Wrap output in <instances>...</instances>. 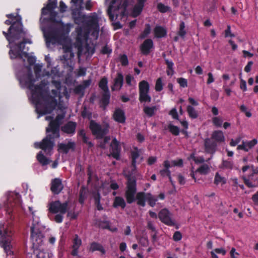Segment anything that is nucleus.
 <instances>
[{"mask_svg": "<svg viewBox=\"0 0 258 258\" xmlns=\"http://www.w3.org/2000/svg\"><path fill=\"white\" fill-rule=\"evenodd\" d=\"M32 100L36 105H40L41 100L44 102L45 104L42 108L40 109H39L38 107L36 108L37 113L41 115L51 113L57 104L56 99L50 95L44 89L36 96H35Z\"/></svg>", "mask_w": 258, "mask_h": 258, "instance_id": "nucleus-1", "label": "nucleus"}, {"mask_svg": "<svg viewBox=\"0 0 258 258\" xmlns=\"http://www.w3.org/2000/svg\"><path fill=\"white\" fill-rule=\"evenodd\" d=\"M57 6V0H48L46 6L41 9V15L45 16L49 15V17L40 18V21L42 25L51 23L59 25L62 27L64 26V23L62 22L61 18L58 17V13L54 11Z\"/></svg>", "mask_w": 258, "mask_h": 258, "instance_id": "nucleus-2", "label": "nucleus"}, {"mask_svg": "<svg viewBox=\"0 0 258 258\" xmlns=\"http://www.w3.org/2000/svg\"><path fill=\"white\" fill-rule=\"evenodd\" d=\"M16 23H13L8 29V32L3 31L9 44H12L16 41L27 36V31L25 30L22 22V17H19Z\"/></svg>", "mask_w": 258, "mask_h": 258, "instance_id": "nucleus-3", "label": "nucleus"}, {"mask_svg": "<svg viewBox=\"0 0 258 258\" xmlns=\"http://www.w3.org/2000/svg\"><path fill=\"white\" fill-rule=\"evenodd\" d=\"M128 2L126 0H111L107 9V13L111 21H114L118 17L122 18L127 15V7Z\"/></svg>", "mask_w": 258, "mask_h": 258, "instance_id": "nucleus-4", "label": "nucleus"}, {"mask_svg": "<svg viewBox=\"0 0 258 258\" xmlns=\"http://www.w3.org/2000/svg\"><path fill=\"white\" fill-rule=\"evenodd\" d=\"M41 30L44 33L47 44H59L63 39V34L59 29L54 27L52 25L41 23Z\"/></svg>", "mask_w": 258, "mask_h": 258, "instance_id": "nucleus-5", "label": "nucleus"}, {"mask_svg": "<svg viewBox=\"0 0 258 258\" xmlns=\"http://www.w3.org/2000/svg\"><path fill=\"white\" fill-rule=\"evenodd\" d=\"M12 235L11 230L5 228L4 224H0V244L6 253V258H14V251L11 244Z\"/></svg>", "mask_w": 258, "mask_h": 258, "instance_id": "nucleus-6", "label": "nucleus"}, {"mask_svg": "<svg viewBox=\"0 0 258 258\" xmlns=\"http://www.w3.org/2000/svg\"><path fill=\"white\" fill-rule=\"evenodd\" d=\"M21 208V196L19 193L11 192L9 194L6 203L7 213L12 218Z\"/></svg>", "mask_w": 258, "mask_h": 258, "instance_id": "nucleus-7", "label": "nucleus"}, {"mask_svg": "<svg viewBox=\"0 0 258 258\" xmlns=\"http://www.w3.org/2000/svg\"><path fill=\"white\" fill-rule=\"evenodd\" d=\"M20 83L28 88L31 91L32 99L40 92L44 87L42 83L39 85H34L35 79L31 72H28L19 79Z\"/></svg>", "mask_w": 258, "mask_h": 258, "instance_id": "nucleus-8", "label": "nucleus"}, {"mask_svg": "<svg viewBox=\"0 0 258 258\" xmlns=\"http://www.w3.org/2000/svg\"><path fill=\"white\" fill-rule=\"evenodd\" d=\"M59 138L53 133H46V137L40 142L34 144L35 147L41 149L47 155H51L55 145L54 140Z\"/></svg>", "mask_w": 258, "mask_h": 258, "instance_id": "nucleus-9", "label": "nucleus"}, {"mask_svg": "<svg viewBox=\"0 0 258 258\" xmlns=\"http://www.w3.org/2000/svg\"><path fill=\"white\" fill-rule=\"evenodd\" d=\"M99 87L103 91L100 100V107L105 109L110 102V93L108 87L107 78H102L99 82Z\"/></svg>", "mask_w": 258, "mask_h": 258, "instance_id": "nucleus-10", "label": "nucleus"}, {"mask_svg": "<svg viewBox=\"0 0 258 258\" xmlns=\"http://www.w3.org/2000/svg\"><path fill=\"white\" fill-rule=\"evenodd\" d=\"M126 190L125 197L128 204L135 201V195L137 192V181L135 176H128L127 177Z\"/></svg>", "mask_w": 258, "mask_h": 258, "instance_id": "nucleus-11", "label": "nucleus"}, {"mask_svg": "<svg viewBox=\"0 0 258 258\" xmlns=\"http://www.w3.org/2000/svg\"><path fill=\"white\" fill-rule=\"evenodd\" d=\"M31 238L33 243V247L38 250L39 246L43 243L44 235L37 224H33L30 228Z\"/></svg>", "mask_w": 258, "mask_h": 258, "instance_id": "nucleus-12", "label": "nucleus"}, {"mask_svg": "<svg viewBox=\"0 0 258 258\" xmlns=\"http://www.w3.org/2000/svg\"><path fill=\"white\" fill-rule=\"evenodd\" d=\"M150 85L145 80L141 81L139 84V100L141 103H150L152 98L149 94Z\"/></svg>", "mask_w": 258, "mask_h": 258, "instance_id": "nucleus-13", "label": "nucleus"}, {"mask_svg": "<svg viewBox=\"0 0 258 258\" xmlns=\"http://www.w3.org/2000/svg\"><path fill=\"white\" fill-rule=\"evenodd\" d=\"M64 117V114H57L54 119L49 122L48 126L46 128V133H53L56 136L60 137V126Z\"/></svg>", "mask_w": 258, "mask_h": 258, "instance_id": "nucleus-14", "label": "nucleus"}, {"mask_svg": "<svg viewBox=\"0 0 258 258\" xmlns=\"http://www.w3.org/2000/svg\"><path fill=\"white\" fill-rule=\"evenodd\" d=\"M89 129L93 135L98 139L103 138L108 132V126L102 127L101 125L96 122L94 120L91 119L89 122Z\"/></svg>", "mask_w": 258, "mask_h": 258, "instance_id": "nucleus-15", "label": "nucleus"}, {"mask_svg": "<svg viewBox=\"0 0 258 258\" xmlns=\"http://www.w3.org/2000/svg\"><path fill=\"white\" fill-rule=\"evenodd\" d=\"M68 202L66 201L61 203L60 201L57 200L49 203L48 210L49 213L52 214H65L68 211Z\"/></svg>", "mask_w": 258, "mask_h": 258, "instance_id": "nucleus-16", "label": "nucleus"}, {"mask_svg": "<svg viewBox=\"0 0 258 258\" xmlns=\"http://www.w3.org/2000/svg\"><path fill=\"white\" fill-rule=\"evenodd\" d=\"M171 214L169 211L166 209H162L158 214V217L160 221L165 224L170 226H174L175 225V222L171 217Z\"/></svg>", "mask_w": 258, "mask_h": 258, "instance_id": "nucleus-17", "label": "nucleus"}, {"mask_svg": "<svg viewBox=\"0 0 258 258\" xmlns=\"http://www.w3.org/2000/svg\"><path fill=\"white\" fill-rule=\"evenodd\" d=\"M98 18L96 14H93L91 16H86L84 21L82 23L84 24L86 28L90 30L92 28L99 27Z\"/></svg>", "mask_w": 258, "mask_h": 258, "instance_id": "nucleus-18", "label": "nucleus"}, {"mask_svg": "<svg viewBox=\"0 0 258 258\" xmlns=\"http://www.w3.org/2000/svg\"><path fill=\"white\" fill-rule=\"evenodd\" d=\"M83 7L81 8H73L72 7V16L74 21L76 24H80L82 23L84 21V18L86 17V15L83 14L82 10H83Z\"/></svg>", "mask_w": 258, "mask_h": 258, "instance_id": "nucleus-19", "label": "nucleus"}, {"mask_svg": "<svg viewBox=\"0 0 258 258\" xmlns=\"http://www.w3.org/2000/svg\"><path fill=\"white\" fill-rule=\"evenodd\" d=\"M153 48V41L150 38L146 39L140 46L141 52L144 55H149Z\"/></svg>", "mask_w": 258, "mask_h": 258, "instance_id": "nucleus-20", "label": "nucleus"}, {"mask_svg": "<svg viewBox=\"0 0 258 258\" xmlns=\"http://www.w3.org/2000/svg\"><path fill=\"white\" fill-rule=\"evenodd\" d=\"M50 184V190L54 195H58L64 188L61 180L58 178L52 179Z\"/></svg>", "mask_w": 258, "mask_h": 258, "instance_id": "nucleus-21", "label": "nucleus"}, {"mask_svg": "<svg viewBox=\"0 0 258 258\" xmlns=\"http://www.w3.org/2000/svg\"><path fill=\"white\" fill-rule=\"evenodd\" d=\"M217 144L215 141L210 138H206L204 140V148L205 152L214 155L216 151Z\"/></svg>", "mask_w": 258, "mask_h": 258, "instance_id": "nucleus-22", "label": "nucleus"}, {"mask_svg": "<svg viewBox=\"0 0 258 258\" xmlns=\"http://www.w3.org/2000/svg\"><path fill=\"white\" fill-rule=\"evenodd\" d=\"M110 150L112 157L117 160H119L121 148L118 142L115 138H114L111 143Z\"/></svg>", "mask_w": 258, "mask_h": 258, "instance_id": "nucleus-23", "label": "nucleus"}, {"mask_svg": "<svg viewBox=\"0 0 258 258\" xmlns=\"http://www.w3.org/2000/svg\"><path fill=\"white\" fill-rule=\"evenodd\" d=\"M242 179L248 188L258 187V174L249 175L248 177L243 176Z\"/></svg>", "mask_w": 258, "mask_h": 258, "instance_id": "nucleus-24", "label": "nucleus"}, {"mask_svg": "<svg viewBox=\"0 0 258 258\" xmlns=\"http://www.w3.org/2000/svg\"><path fill=\"white\" fill-rule=\"evenodd\" d=\"M77 123L73 121H69L61 127V130L63 133L73 135L76 132Z\"/></svg>", "mask_w": 258, "mask_h": 258, "instance_id": "nucleus-25", "label": "nucleus"}, {"mask_svg": "<svg viewBox=\"0 0 258 258\" xmlns=\"http://www.w3.org/2000/svg\"><path fill=\"white\" fill-rule=\"evenodd\" d=\"M146 1L147 0H137V3L132 10L133 17H137L142 13Z\"/></svg>", "mask_w": 258, "mask_h": 258, "instance_id": "nucleus-26", "label": "nucleus"}, {"mask_svg": "<svg viewBox=\"0 0 258 258\" xmlns=\"http://www.w3.org/2000/svg\"><path fill=\"white\" fill-rule=\"evenodd\" d=\"M165 198L164 193H160L158 196L153 195L151 193H147V201L150 206L154 207L158 199L163 200Z\"/></svg>", "mask_w": 258, "mask_h": 258, "instance_id": "nucleus-27", "label": "nucleus"}, {"mask_svg": "<svg viewBox=\"0 0 258 258\" xmlns=\"http://www.w3.org/2000/svg\"><path fill=\"white\" fill-rule=\"evenodd\" d=\"M76 147L75 142L69 141L67 144L59 143L58 144V150L64 154H68L70 150L74 151Z\"/></svg>", "mask_w": 258, "mask_h": 258, "instance_id": "nucleus-28", "label": "nucleus"}, {"mask_svg": "<svg viewBox=\"0 0 258 258\" xmlns=\"http://www.w3.org/2000/svg\"><path fill=\"white\" fill-rule=\"evenodd\" d=\"M113 118L115 121L120 123H124L126 119L124 112L119 108L115 109L113 114Z\"/></svg>", "mask_w": 258, "mask_h": 258, "instance_id": "nucleus-29", "label": "nucleus"}, {"mask_svg": "<svg viewBox=\"0 0 258 258\" xmlns=\"http://www.w3.org/2000/svg\"><path fill=\"white\" fill-rule=\"evenodd\" d=\"M123 76L121 73H117L116 78L114 79L113 85L111 87L112 91L120 90L122 87Z\"/></svg>", "mask_w": 258, "mask_h": 258, "instance_id": "nucleus-30", "label": "nucleus"}, {"mask_svg": "<svg viewBox=\"0 0 258 258\" xmlns=\"http://www.w3.org/2000/svg\"><path fill=\"white\" fill-rule=\"evenodd\" d=\"M7 47L10 48L9 54L11 59H14L17 58L22 59V52L18 49L16 46L13 47L11 44H9Z\"/></svg>", "mask_w": 258, "mask_h": 258, "instance_id": "nucleus-31", "label": "nucleus"}, {"mask_svg": "<svg viewBox=\"0 0 258 258\" xmlns=\"http://www.w3.org/2000/svg\"><path fill=\"white\" fill-rule=\"evenodd\" d=\"M82 244V240L79 238L78 235H75V238L73 241V250L71 252V254L73 256H77L78 255V249Z\"/></svg>", "mask_w": 258, "mask_h": 258, "instance_id": "nucleus-32", "label": "nucleus"}, {"mask_svg": "<svg viewBox=\"0 0 258 258\" xmlns=\"http://www.w3.org/2000/svg\"><path fill=\"white\" fill-rule=\"evenodd\" d=\"M144 113L149 117L153 116L158 110L156 105H144L143 109Z\"/></svg>", "mask_w": 258, "mask_h": 258, "instance_id": "nucleus-33", "label": "nucleus"}, {"mask_svg": "<svg viewBox=\"0 0 258 258\" xmlns=\"http://www.w3.org/2000/svg\"><path fill=\"white\" fill-rule=\"evenodd\" d=\"M136 200L138 205L144 207L146 205V201H147V193L143 191L138 192L135 197Z\"/></svg>", "mask_w": 258, "mask_h": 258, "instance_id": "nucleus-34", "label": "nucleus"}, {"mask_svg": "<svg viewBox=\"0 0 258 258\" xmlns=\"http://www.w3.org/2000/svg\"><path fill=\"white\" fill-rule=\"evenodd\" d=\"M70 56H68V54H63L61 58V60H63V63L66 68H69L70 71L73 70V62L72 58Z\"/></svg>", "mask_w": 258, "mask_h": 258, "instance_id": "nucleus-35", "label": "nucleus"}, {"mask_svg": "<svg viewBox=\"0 0 258 258\" xmlns=\"http://www.w3.org/2000/svg\"><path fill=\"white\" fill-rule=\"evenodd\" d=\"M112 207L115 209L120 207L121 209H124L126 207V203L124 199L119 196L115 197L113 201Z\"/></svg>", "mask_w": 258, "mask_h": 258, "instance_id": "nucleus-36", "label": "nucleus"}, {"mask_svg": "<svg viewBox=\"0 0 258 258\" xmlns=\"http://www.w3.org/2000/svg\"><path fill=\"white\" fill-rule=\"evenodd\" d=\"M90 251L91 252H94L95 251H100L102 254H104L106 252L102 244L97 242H92L90 244Z\"/></svg>", "mask_w": 258, "mask_h": 258, "instance_id": "nucleus-37", "label": "nucleus"}, {"mask_svg": "<svg viewBox=\"0 0 258 258\" xmlns=\"http://www.w3.org/2000/svg\"><path fill=\"white\" fill-rule=\"evenodd\" d=\"M211 138L216 143H221L224 142L225 140L223 132L219 130L214 131L212 134Z\"/></svg>", "mask_w": 258, "mask_h": 258, "instance_id": "nucleus-38", "label": "nucleus"}, {"mask_svg": "<svg viewBox=\"0 0 258 258\" xmlns=\"http://www.w3.org/2000/svg\"><path fill=\"white\" fill-rule=\"evenodd\" d=\"M154 32L155 36L157 38L164 37L167 35L166 30L160 26H156L154 29Z\"/></svg>", "mask_w": 258, "mask_h": 258, "instance_id": "nucleus-39", "label": "nucleus"}, {"mask_svg": "<svg viewBox=\"0 0 258 258\" xmlns=\"http://www.w3.org/2000/svg\"><path fill=\"white\" fill-rule=\"evenodd\" d=\"M6 16L9 19L8 20H7L5 22V24L7 25H10L12 26V25L13 23H16V21L19 19V17H21L19 14H17L16 15H15L14 14L11 13L7 14Z\"/></svg>", "mask_w": 258, "mask_h": 258, "instance_id": "nucleus-40", "label": "nucleus"}, {"mask_svg": "<svg viewBox=\"0 0 258 258\" xmlns=\"http://www.w3.org/2000/svg\"><path fill=\"white\" fill-rule=\"evenodd\" d=\"M37 160L42 166H45L49 164V160L46 158L42 151H40L36 156Z\"/></svg>", "mask_w": 258, "mask_h": 258, "instance_id": "nucleus-41", "label": "nucleus"}, {"mask_svg": "<svg viewBox=\"0 0 258 258\" xmlns=\"http://www.w3.org/2000/svg\"><path fill=\"white\" fill-rule=\"evenodd\" d=\"M77 32L78 39L82 38L85 40H87L91 30L86 28L84 31H83L81 28H80Z\"/></svg>", "mask_w": 258, "mask_h": 258, "instance_id": "nucleus-42", "label": "nucleus"}, {"mask_svg": "<svg viewBox=\"0 0 258 258\" xmlns=\"http://www.w3.org/2000/svg\"><path fill=\"white\" fill-rule=\"evenodd\" d=\"M22 40L20 42L18 43L17 44H15V46H16L18 49H19L21 52L22 51H23L25 49V45L27 43L31 44L32 43V41L26 37H24L21 38Z\"/></svg>", "mask_w": 258, "mask_h": 258, "instance_id": "nucleus-43", "label": "nucleus"}, {"mask_svg": "<svg viewBox=\"0 0 258 258\" xmlns=\"http://www.w3.org/2000/svg\"><path fill=\"white\" fill-rule=\"evenodd\" d=\"M165 64L167 65V75L169 76H172L174 73L173 70L174 63L172 60H169L167 58H165Z\"/></svg>", "mask_w": 258, "mask_h": 258, "instance_id": "nucleus-44", "label": "nucleus"}, {"mask_svg": "<svg viewBox=\"0 0 258 258\" xmlns=\"http://www.w3.org/2000/svg\"><path fill=\"white\" fill-rule=\"evenodd\" d=\"M219 168L222 169L232 170L233 168V162L232 161L223 159Z\"/></svg>", "mask_w": 258, "mask_h": 258, "instance_id": "nucleus-45", "label": "nucleus"}, {"mask_svg": "<svg viewBox=\"0 0 258 258\" xmlns=\"http://www.w3.org/2000/svg\"><path fill=\"white\" fill-rule=\"evenodd\" d=\"M101 198V195L99 192H97L93 194L95 205L98 211H101L103 209V207L100 204Z\"/></svg>", "mask_w": 258, "mask_h": 258, "instance_id": "nucleus-46", "label": "nucleus"}, {"mask_svg": "<svg viewBox=\"0 0 258 258\" xmlns=\"http://www.w3.org/2000/svg\"><path fill=\"white\" fill-rule=\"evenodd\" d=\"M187 112L190 118L192 119H196L198 117V111L195 109L194 107L191 105L187 106Z\"/></svg>", "mask_w": 258, "mask_h": 258, "instance_id": "nucleus-47", "label": "nucleus"}, {"mask_svg": "<svg viewBox=\"0 0 258 258\" xmlns=\"http://www.w3.org/2000/svg\"><path fill=\"white\" fill-rule=\"evenodd\" d=\"M151 26L149 24H146L143 32L140 35L139 38L141 39L147 37L151 33Z\"/></svg>", "mask_w": 258, "mask_h": 258, "instance_id": "nucleus-48", "label": "nucleus"}, {"mask_svg": "<svg viewBox=\"0 0 258 258\" xmlns=\"http://www.w3.org/2000/svg\"><path fill=\"white\" fill-rule=\"evenodd\" d=\"M37 258H54V255L49 252L39 250L36 254Z\"/></svg>", "mask_w": 258, "mask_h": 258, "instance_id": "nucleus-49", "label": "nucleus"}, {"mask_svg": "<svg viewBox=\"0 0 258 258\" xmlns=\"http://www.w3.org/2000/svg\"><path fill=\"white\" fill-rule=\"evenodd\" d=\"M224 184L226 183V180L224 177H222L218 172L216 173L214 178V183L216 185L219 183Z\"/></svg>", "mask_w": 258, "mask_h": 258, "instance_id": "nucleus-50", "label": "nucleus"}, {"mask_svg": "<svg viewBox=\"0 0 258 258\" xmlns=\"http://www.w3.org/2000/svg\"><path fill=\"white\" fill-rule=\"evenodd\" d=\"M185 23L184 22L182 21L180 22L179 25V29L178 31L177 34L178 36H179L180 37L184 38L186 32L185 30Z\"/></svg>", "mask_w": 258, "mask_h": 258, "instance_id": "nucleus-51", "label": "nucleus"}, {"mask_svg": "<svg viewBox=\"0 0 258 258\" xmlns=\"http://www.w3.org/2000/svg\"><path fill=\"white\" fill-rule=\"evenodd\" d=\"M168 128L170 132L174 136H178L179 134V128L178 126L169 124L168 125Z\"/></svg>", "mask_w": 258, "mask_h": 258, "instance_id": "nucleus-52", "label": "nucleus"}, {"mask_svg": "<svg viewBox=\"0 0 258 258\" xmlns=\"http://www.w3.org/2000/svg\"><path fill=\"white\" fill-rule=\"evenodd\" d=\"M140 155L138 151H132L131 152L132 157V166L134 168H136V160L139 157Z\"/></svg>", "mask_w": 258, "mask_h": 258, "instance_id": "nucleus-53", "label": "nucleus"}, {"mask_svg": "<svg viewBox=\"0 0 258 258\" xmlns=\"http://www.w3.org/2000/svg\"><path fill=\"white\" fill-rule=\"evenodd\" d=\"M213 124L216 126V127H221L223 120L221 117L219 116H215L213 117L212 119Z\"/></svg>", "mask_w": 258, "mask_h": 258, "instance_id": "nucleus-54", "label": "nucleus"}, {"mask_svg": "<svg viewBox=\"0 0 258 258\" xmlns=\"http://www.w3.org/2000/svg\"><path fill=\"white\" fill-rule=\"evenodd\" d=\"M139 243L143 246L146 247L148 245L149 241L147 237L141 236L137 237Z\"/></svg>", "mask_w": 258, "mask_h": 258, "instance_id": "nucleus-55", "label": "nucleus"}, {"mask_svg": "<svg viewBox=\"0 0 258 258\" xmlns=\"http://www.w3.org/2000/svg\"><path fill=\"white\" fill-rule=\"evenodd\" d=\"M86 198L85 187L84 186L81 187L79 192V202L81 204H83L84 201Z\"/></svg>", "mask_w": 258, "mask_h": 258, "instance_id": "nucleus-56", "label": "nucleus"}, {"mask_svg": "<svg viewBox=\"0 0 258 258\" xmlns=\"http://www.w3.org/2000/svg\"><path fill=\"white\" fill-rule=\"evenodd\" d=\"M155 89L157 92H160L163 89L162 78H159L156 81Z\"/></svg>", "mask_w": 258, "mask_h": 258, "instance_id": "nucleus-57", "label": "nucleus"}, {"mask_svg": "<svg viewBox=\"0 0 258 258\" xmlns=\"http://www.w3.org/2000/svg\"><path fill=\"white\" fill-rule=\"evenodd\" d=\"M209 171V167L208 165L205 164L201 166L197 170V171L202 174H206Z\"/></svg>", "mask_w": 258, "mask_h": 258, "instance_id": "nucleus-58", "label": "nucleus"}, {"mask_svg": "<svg viewBox=\"0 0 258 258\" xmlns=\"http://www.w3.org/2000/svg\"><path fill=\"white\" fill-rule=\"evenodd\" d=\"M119 61L122 66H126L128 64V60L126 55L122 54L119 56Z\"/></svg>", "mask_w": 258, "mask_h": 258, "instance_id": "nucleus-59", "label": "nucleus"}, {"mask_svg": "<svg viewBox=\"0 0 258 258\" xmlns=\"http://www.w3.org/2000/svg\"><path fill=\"white\" fill-rule=\"evenodd\" d=\"M177 83L179 86L182 88H185L187 86V81L186 79L183 78H179L177 80Z\"/></svg>", "mask_w": 258, "mask_h": 258, "instance_id": "nucleus-60", "label": "nucleus"}, {"mask_svg": "<svg viewBox=\"0 0 258 258\" xmlns=\"http://www.w3.org/2000/svg\"><path fill=\"white\" fill-rule=\"evenodd\" d=\"M83 1L84 0H71V3L73 4L72 7L79 8L80 6L81 8L83 7Z\"/></svg>", "mask_w": 258, "mask_h": 258, "instance_id": "nucleus-61", "label": "nucleus"}, {"mask_svg": "<svg viewBox=\"0 0 258 258\" xmlns=\"http://www.w3.org/2000/svg\"><path fill=\"white\" fill-rule=\"evenodd\" d=\"M157 9L161 13H166L168 11L169 8L162 3H159L157 5Z\"/></svg>", "mask_w": 258, "mask_h": 258, "instance_id": "nucleus-62", "label": "nucleus"}, {"mask_svg": "<svg viewBox=\"0 0 258 258\" xmlns=\"http://www.w3.org/2000/svg\"><path fill=\"white\" fill-rule=\"evenodd\" d=\"M81 115L83 118L87 117L89 119L92 118V113L87 111L86 107H84V109L82 111Z\"/></svg>", "mask_w": 258, "mask_h": 258, "instance_id": "nucleus-63", "label": "nucleus"}, {"mask_svg": "<svg viewBox=\"0 0 258 258\" xmlns=\"http://www.w3.org/2000/svg\"><path fill=\"white\" fill-rule=\"evenodd\" d=\"M111 52L112 49L109 48L107 45L104 46L101 50V53L103 54H109Z\"/></svg>", "mask_w": 258, "mask_h": 258, "instance_id": "nucleus-64", "label": "nucleus"}]
</instances>
